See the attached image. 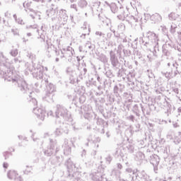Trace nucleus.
Returning <instances> with one entry per match:
<instances>
[{
    "mask_svg": "<svg viewBox=\"0 0 181 181\" xmlns=\"http://www.w3.org/2000/svg\"><path fill=\"white\" fill-rule=\"evenodd\" d=\"M0 76H3L5 81H11L14 86H17L18 88L24 94H29L28 100L32 103L33 105L37 104V100L35 98H32V95L35 94V92L30 89L29 86L26 83V81L23 78H21L16 71L15 68L9 62V59L6 58L4 54L0 52Z\"/></svg>",
    "mask_w": 181,
    "mask_h": 181,
    "instance_id": "obj_1",
    "label": "nucleus"
},
{
    "mask_svg": "<svg viewBox=\"0 0 181 181\" xmlns=\"http://www.w3.org/2000/svg\"><path fill=\"white\" fill-rule=\"evenodd\" d=\"M141 44L144 49H147L148 52H151V47H153V55L154 57H158V52H159V36L152 32L148 31L146 33V37H140Z\"/></svg>",
    "mask_w": 181,
    "mask_h": 181,
    "instance_id": "obj_2",
    "label": "nucleus"
},
{
    "mask_svg": "<svg viewBox=\"0 0 181 181\" xmlns=\"http://www.w3.org/2000/svg\"><path fill=\"white\" fill-rule=\"evenodd\" d=\"M55 115L57 118H63L66 121H69V122H71L73 121V118H71V115L69 114V110L63 106L62 105H57V110L55 111Z\"/></svg>",
    "mask_w": 181,
    "mask_h": 181,
    "instance_id": "obj_3",
    "label": "nucleus"
},
{
    "mask_svg": "<svg viewBox=\"0 0 181 181\" xmlns=\"http://www.w3.org/2000/svg\"><path fill=\"white\" fill-rule=\"evenodd\" d=\"M59 152V147H57V141L54 139H49V146L44 151V153L46 156H52Z\"/></svg>",
    "mask_w": 181,
    "mask_h": 181,
    "instance_id": "obj_4",
    "label": "nucleus"
},
{
    "mask_svg": "<svg viewBox=\"0 0 181 181\" xmlns=\"http://www.w3.org/2000/svg\"><path fill=\"white\" fill-rule=\"evenodd\" d=\"M68 20L69 16H67V11L64 9H61L59 11V14L57 16L56 19H54L57 25H60V26H62V25H66V23H67Z\"/></svg>",
    "mask_w": 181,
    "mask_h": 181,
    "instance_id": "obj_5",
    "label": "nucleus"
},
{
    "mask_svg": "<svg viewBox=\"0 0 181 181\" xmlns=\"http://www.w3.org/2000/svg\"><path fill=\"white\" fill-rule=\"evenodd\" d=\"M110 54V62L112 66L113 69H119L121 67V61L118 59L117 54L115 51L111 50L109 53Z\"/></svg>",
    "mask_w": 181,
    "mask_h": 181,
    "instance_id": "obj_6",
    "label": "nucleus"
},
{
    "mask_svg": "<svg viewBox=\"0 0 181 181\" xmlns=\"http://www.w3.org/2000/svg\"><path fill=\"white\" fill-rule=\"evenodd\" d=\"M76 137L71 139V144L69 143V139H65L63 144L64 148V154L66 156H69L71 153V145H74V142H76Z\"/></svg>",
    "mask_w": 181,
    "mask_h": 181,
    "instance_id": "obj_7",
    "label": "nucleus"
},
{
    "mask_svg": "<svg viewBox=\"0 0 181 181\" xmlns=\"http://www.w3.org/2000/svg\"><path fill=\"white\" fill-rule=\"evenodd\" d=\"M62 56V58L65 57V59H68V62H71V57L74 56V49L71 47H67L66 48H64L61 50Z\"/></svg>",
    "mask_w": 181,
    "mask_h": 181,
    "instance_id": "obj_8",
    "label": "nucleus"
},
{
    "mask_svg": "<svg viewBox=\"0 0 181 181\" xmlns=\"http://www.w3.org/2000/svg\"><path fill=\"white\" fill-rule=\"evenodd\" d=\"M27 29H33V30H36L37 33H38L39 37L37 39H41V42H46V30H42L41 31L40 30L37 29V25L35 24L33 25H27Z\"/></svg>",
    "mask_w": 181,
    "mask_h": 181,
    "instance_id": "obj_9",
    "label": "nucleus"
},
{
    "mask_svg": "<svg viewBox=\"0 0 181 181\" xmlns=\"http://www.w3.org/2000/svg\"><path fill=\"white\" fill-rule=\"evenodd\" d=\"M140 107L141 110V114L143 117H146V115H151V111L156 110V107L153 104L148 105V106H144L142 103H140Z\"/></svg>",
    "mask_w": 181,
    "mask_h": 181,
    "instance_id": "obj_10",
    "label": "nucleus"
},
{
    "mask_svg": "<svg viewBox=\"0 0 181 181\" xmlns=\"http://www.w3.org/2000/svg\"><path fill=\"white\" fill-rule=\"evenodd\" d=\"M33 112L37 115V118L41 121H45V117H46V110L43 107H34Z\"/></svg>",
    "mask_w": 181,
    "mask_h": 181,
    "instance_id": "obj_11",
    "label": "nucleus"
},
{
    "mask_svg": "<svg viewBox=\"0 0 181 181\" xmlns=\"http://www.w3.org/2000/svg\"><path fill=\"white\" fill-rule=\"evenodd\" d=\"M66 73L70 76L69 81L71 84H74L76 80H77V72L71 67H68L66 69Z\"/></svg>",
    "mask_w": 181,
    "mask_h": 181,
    "instance_id": "obj_12",
    "label": "nucleus"
},
{
    "mask_svg": "<svg viewBox=\"0 0 181 181\" xmlns=\"http://www.w3.org/2000/svg\"><path fill=\"white\" fill-rule=\"evenodd\" d=\"M32 74L35 78H37V80L43 78V68L41 67L40 65H38L36 69H34Z\"/></svg>",
    "mask_w": 181,
    "mask_h": 181,
    "instance_id": "obj_13",
    "label": "nucleus"
},
{
    "mask_svg": "<svg viewBox=\"0 0 181 181\" xmlns=\"http://www.w3.org/2000/svg\"><path fill=\"white\" fill-rule=\"evenodd\" d=\"M149 160L150 163L153 165L154 170H156V169H158V166L159 165V162H160V158H159V156L156 154H152L150 156Z\"/></svg>",
    "mask_w": 181,
    "mask_h": 181,
    "instance_id": "obj_14",
    "label": "nucleus"
},
{
    "mask_svg": "<svg viewBox=\"0 0 181 181\" xmlns=\"http://www.w3.org/2000/svg\"><path fill=\"white\" fill-rule=\"evenodd\" d=\"M79 114H83L84 118L86 119H90V118L93 117V115H91V110H90L87 106H82L79 111Z\"/></svg>",
    "mask_w": 181,
    "mask_h": 181,
    "instance_id": "obj_15",
    "label": "nucleus"
},
{
    "mask_svg": "<svg viewBox=\"0 0 181 181\" xmlns=\"http://www.w3.org/2000/svg\"><path fill=\"white\" fill-rule=\"evenodd\" d=\"M7 177L10 180H14L15 181H22V177L19 176L16 170H10L7 173Z\"/></svg>",
    "mask_w": 181,
    "mask_h": 181,
    "instance_id": "obj_16",
    "label": "nucleus"
},
{
    "mask_svg": "<svg viewBox=\"0 0 181 181\" xmlns=\"http://www.w3.org/2000/svg\"><path fill=\"white\" fill-rule=\"evenodd\" d=\"M93 180L94 181H108L107 177H105V174H101V173H95L93 174L92 177Z\"/></svg>",
    "mask_w": 181,
    "mask_h": 181,
    "instance_id": "obj_17",
    "label": "nucleus"
},
{
    "mask_svg": "<svg viewBox=\"0 0 181 181\" xmlns=\"http://www.w3.org/2000/svg\"><path fill=\"white\" fill-rule=\"evenodd\" d=\"M55 135L57 136L62 135V134H69V130L66 128V126L64 124H63L60 127L57 128L54 132Z\"/></svg>",
    "mask_w": 181,
    "mask_h": 181,
    "instance_id": "obj_18",
    "label": "nucleus"
},
{
    "mask_svg": "<svg viewBox=\"0 0 181 181\" xmlns=\"http://www.w3.org/2000/svg\"><path fill=\"white\" fill-rule=\"evenodd\" d=\"M136 179H141L143 181H149V176H148V175L146 174V173H145V171H137V173H136Z\"/></svg>",
    "mask_w": 181,
    "mask_h": 181,
    "instance_id": "obj_19",
    "label": "nucleus"
},
{
    "mask_svg": "<svg viewBox=\"0 0 181 181\" xmlns=\"http://www.w3.org/2000/svg\"><path fill=\"white\" fill-rule=\"evenodd\" d=\"M127 81H129V86H135V74L134 72H127L126 73Z\"/></svg>",
    "mask_w": 181,
    "mask_h": 181,
    "instance_id": "obj_20",
    "label": "nucleus"
},
{
    "mask_svg": "<svg viewBox=\"0 0 181 181\" xmlns=\"http://www.w3.org/2000/svg\"><path fill=\"white\" fill-rule=\"evenodd\" d=\"M65 165L69 173H71V172H74L76 170V165H74L73 161H71V159L69 158L65 163Z\"/></svg>",
    "mask_w": 181,
    "mask_h": 181,
    "instance_id": "obj_21",
    "label": "nucleus"
},
{
    "mask_svg": "<svg viewBox=\"0 0 181 181\" xmlns=\"http://www.w3.org/2000/svg\"><path fill=\"white\" fill-rule=\"evenodd\" d=\"M132 112L133 114H135L136 117H141V115L142 114V109H141V104L134 105L132 107Z\"/></svg>",
    "mask_w": 181,
    "mask_h": 181,
    "instance_id": "obj_22",
    "label": "nucleus"
},
{
    "mask_svg": "<svg viewBox=\"0 0 181 181\" xmlns=\"http://www.w3.org/2000/svg\"><path fill=\"white\" fill-rule=\"evenodd\" d=\"M146 16H148V18H150L151 21L155 22V23H158V22H160V21H162V16H160V14L158 13L153 14L151 16L149 14H146Z\"/></svg>",
    "mask_w": 181,
    "mask_h": 181,
    "instance_id": "obj_23",
    "label": "nucleus"
},
{
    "mask_svg": "<svg viewBox=\"0 0 181 181\" xmlns=\"http://www.w3.org/2000/svg\"><path fill=\"white\" fill-rule=\"evenodd\" d=\"M57 11H58L57 6L52 5L50 8L47 10V15L49 18H52V16H54V15H56V13H57Z\"/></svg>",
    "mask_w": 181,
    "mask_h": 181,
    "instance_id": "obj_24",
    "label": "nucleus"
},
{
    "mask_svg": "<svg viewBox=\"0 0 181 181\" xmlns=\"http://www.w3.org/2000/svg\"><path fill=\"white\" fill-rule=\"evenodd\" d=\"M117 13L119 21H125V10L124 9V7L118 8Z\"/></svg>",
    "mask_w": 181,
    "mask_h": 181,
    "instance_id": "obj_25",
    "label": "nucleus"
},
{
    "mask_svg": "<svg viewBox=\"0 0 181 181\" xmlns=\"http://www.w3.org/2000/svg\"><path fill=\"white\" fill-rule=\"evenodd\" d=\"M163 54L164 56L169 57L170 56V45L169 44H164L163 45Z\"/></svg>",
    "mask_w": 181,
    "mask_h": 181,
    "instance_id": "obj_26",
    "label": "nucleus"
},
{
    "mask_svg": "<svg viewBox=\"0 0 181 181\" xmlns=\"http://www.w3.org/2000/svg\"><path fill=\"white\" fill-rule=\"evenodd\" d=\"M28 11L31 12L30 16L32 19H40V12L33 10V8H28Z\"/></svg>",
    "mask_w": 181,
    "mask_h": 181,
    "instance_id": "obj_27",
    "label": "nucleus"
},
{
    "mask_svg": "<svg viewBox=\"0 0 181 181\" xmlns=\"http://www.w3.org/2000/svg\"><path fill=\"white\" fill-rule=\"evenodd\" d=\"M123 52H124V45H122V44H120L118 45L117 49V54L120 62H122V60H124V57L122 56Z\"/></svg>",
    "mask_w": 181,
    "mask_h": 181,
    "instance_id": "obj_28",
    "label": "nucleus"
},
{
    "mask_svg": "<svg viewBox=\"0 0 181 181\" xmlns=\"http://www.w3.org/2000/svg\"><path fill=\"white\" fill-rule=\"evenodd\" d=\"M163 101L164 103V105L167 106V110L165 111V114H167L168 116L172 114V110L170 109L172 107V105L169 103V102L166 101V97H165L163 99Z\"/></svg>",
    "mask_w": 181,
    "mask_h": 181,
    "instance_id": "obj_29",
    "label": "nucleus"
},
{
    "mask_svg": "<svg viewBox=\"0 0 181 181\" xmlns=\"http://www.w3.org/2000/svg\"><path fill=\"white\" fill-rule=\"evenodd\" d=\"M125 86L122 83H119L114 86L113 93H122Z\"/></svg>",
    "mask_w": 181,
    "mask_h": 181,
    "instance_id": "obj_30",
    "label": "nucleus"
},
{
    "mask_svg": "<svg viewBox=\"0 0 181 181\" xmlns=\"http://www.w3.org/2000/svg\"><path fill=\"white\" fill-rule=\"evenodd\" d=\"M46 93H48L49 94H54V93H56V86L53 85V83H49L47 86Z\"/></svg>",
    "mask_w": 181,
    "mask_h": 181,
    "instance_id": "obj_31",
    "label": "nucleus"
},
{
    "mask_svg": "<svg viewBox=\"0 0 181 181\" xmlns=\"http://www.w3.org/2000/svg\"><path fill=\"white\" fill-rule=\"evenodd\" d=\"M117 40H119L121 39L122 43H130L131 39H128L127 35L125 34L122 33L119 34V37H117Z\"/></svg>",
    "mask_w": 181,
    "mask_h": 181,
    "instance_id": "obj_32",
    "label": "nucleus"
},
{
    "mask_svg": "<svg viewBox=\"0 0 181 181\" xmlns=\"http://www.w3.org/2000/svg\"><path fill=\"white\" fill-rule=\"evenodd\" d=\"M98 60H100L102 63H104L105 64L108 63V58L107 57V55L101 53L98 55Z\"/></svg>",
    "mask_w": 181,
    "mask_h": 181,
    "instance_id": "obj_33",
    "label": "nucleus"
},
{
    "mask_svg": "<svg viewBox=\"0 0 181 181\" xmlns=\"http://www.w3.org/2000/svg\"><path fill=\"white\" fill-rule=\"evenodd\" d=\"M54 94L49 93L46 92L45 97L43 98L44 101H47V103H53V97Z\"/></svg>",
    "mask_w": 181,
    "mask_h": 181,
    "instance_id": "obj_34",
    "label": "nucleus"
},
{
    "mask_svg": "<svg viewBox=\"0 0 181 181\" xmlns=\"http://www.w3.org/2000/svg\"><path fill=\"white\" fill-rule=\"evenodd\" d=\"M145 159V154L144 153L139 151L136 154L135 160H137V162H141V160H144Z\"/></svg>",
    "mask_w": 181,
    "mask_h": 181,
    "instance_id": "obj_35",
    "label": "nucleus"
},
{
    "mask_svg": "<svg viewBox=\"0 0 181 181\" xmlns=\"http://www.w3.org/2000/svg\"><path fill=\"white\" fill-rule=\"evenodd\" d=\"M68 177H70L73 181H78V179H80V173L75 172L72 175L69 174Z\"/></svg>",
    "mask_w": 181,
    "mask_h": 181,
    "instance_id": "obj_36",
    "label": "nucleus"
},
{
    "mask_svg": "<svg viewBox=\"0 0 181 181\" xmlns=\"http://www.w3.org/2000/svg\"><path fill=\"white\" fill-rule=\"evenodd\" d=\"M115 158H123L124 157V150L121 148H116L115 152Z\"/></svg>",
    "mask_w": 181,
    "mask_h": 181,
    "instance_id": "obj_37",
    "label": "nucleus"
},
{
    "mask_svg": "<svg viewBox=\"0 0 181 181\" xmlns=\"http://www.w3.org/2000/svg\"><path fill=\"white\" fill-rule=\"evenodd\" d=\"M77 5L81 9H84V8H87L88 3L87 2V0H79L78 1Z\"/></svg>",
    "mask_w": 181,
    "mask_h": 181,
    "instance_id": "obj_38",
    "label": "nucleus"
},
{
    "mask_svg": "<svg viewBox=\"0 0 181 181\" xmlns=\"http://www.w3.org/2000/svg\"><path fill=\"white\" fill-rule=\"evenodd\" d=\"M126 21L132 25V23H136L138 22V18L134 16H129L126 18Z\"/></svg>",
    "mask_w": 181,
    "mask_h": 181,
    "instance_id": "obj_39",
    "label": "nucleus"
},
{
    "mask_svg": "<svg viewBox=\"0 0 181 181\" xmlns=\"http://www.w3.org/2000/svg\"><path fill=\"white\" fill-rule=\"evenodd\" d=\"M98 18L99 21H100V22L103 23V25H108V18L105 16L103 14H99Z\"/></svg>",
    "mask_w": 181,
    "mask_h": 181,
    "instance_id": "obj_40",
    "label": "nucleus"
},
{
    "mask_svg": "<svg viewBox=\"0 0 181 181\" xmlns=\"http://www.w3.org/2000/svg\"><path fill=\"white\" fill-rule=\"evenodd\" d=\"M124 32H125V24L120 23L117 25V33H121V35H122V33H124Z\"/></svg>",
    "mask_w": 181,
    "mask_h": 181,
    "instance_id": "obj_41",
    "label": "nucleus"
},
{
    "mask_svg": "<svg viewBox=\"0 0 181 181\" xmlns=\"http://www.w3.org/2000/svg\"><path fill=\"white\" fill-rule=\"evenodd\" d=\"M31 138L33 142H37V145H40V146H42V145H43V140H42V139L35 138V134H32Z\"/></svg>",
    "mask_w": 181,
    "mask_h": 181,
    "instance_id": "obj_42",
    "label": "nucleus"
},
{
    "mask_svg": "<svg viewBox=\"0 0 181 181\" xmlns=\"http://www.w3.org/2000/svg\"><path fill=\"white\" fill-rule=\"evenodd\" d=\"M31 138L33 142H37V145H40V146H42V145H43V140H42V139L35 138V134H32Z\"/></svg>",
    "mask_w": 181,
    "mask_h": 181,
    "instance_id": "obj_43",
    "label": "nucleus"
},
{
    "mask_svg": "<svg viewBox=\"0 0 181 181\" xmlns=\"http://www.w3.org/2000/svg\"><path fill=\"white\" fill-rule=\"evenodd\" d=\"M26 66H27V70L28 71H30V73H33V71H35V69H36L35 67V66H36V64H35L33 63V62H32L31 64H29V63L26 64Z\"/></svg>",
    "mask_w": 181,
    "mask_h": 181,
    "instance_id": "obj_44",
    "label": "nucleus"
},
{
    "mask_svg": "<svg viewBox=\"0 0 181 181\" xmlns=\"http://www.w3.org/2000/svg\"><path fill=\"white\" fill-rule=\"evenodd\" d=\"M78 70L80 72V74H79V78L83 79L84 78V76H86V74H87V69L86 68H83V69H80V68H78Z\"/></svg>",
    "mask_w": 181,
    "mask_h": 181,
    "instance_id": "obj_45",
    "label": "nucleus"
},
{
    "mask_svg": "<svg viewBox=\"0 0 181 181\" xmlns=\"http://www.w3.org/2000/svg\"><path fill=\"white\" fill-rule=\"evenodd\" d=\"M168 18L170 21H176L179 18V16L176 13H170L168 15Z\"/></svg>",
    "mask_w": 181,
    "mask_h": 181,
    "instance_id": "obj_46",
    "label": "nucleus"
},
{
    "mask_svg": "<svg viewBox=\"0 0 181 181\" xmlns=\"http://www.w3.org/2000/svg\"><path fill=\"white\" fill-rule=\"evenodd\" d=\"M85 47L87 49L88 51L93 50L94 45L91 44V42L87 41L85 44Z\"/></svg>",
    "mask_w": 181,
    "mask_h": 181,
    "instance_id": "obj_47",
    "label": "nucleus"
},
{
    "mask_svg": "<svg viewBox=\"0 0 181 181\" xmlns=\"http://www.w3.org/2000/svg\"><path fill=\"white\" fill-rule=\"evenodd\" d=\"M110 10L112 11V13H117L118 12V7L117 6V4L112 3L110 4Z\"/></svg>",
    "mask_w": 181,
    "mask_h": 181,
    "instance_id": "obj_48",
    "label": "nucleus"
},
{
    "mask_svg": "<svg viewBox=\"0 0 181 181\" xmlns=\"http://www.w3.org/2000/svg\"><path fill=\"white\" fill-rule=\"evenodd\" d=\"M124 74H125L127 75V70H125L124 69H120L118 70V71L117 73V76L122 77V76H124Z\"/></svg>",
    "mask_w": 181,
    "mask_h": 181,
    "instance_id": "obj_49",
    "label": "nucleus"
},
{
    "mask_svg": "<svg viewBox=\"0 0 181 181\" xmlns=\"http://www.w3.org/2000/svg\"><path fill=\"white\" fill-rule=\"evenodd\" d=\"M127 149L129 153H134V145H132V144L127 145Z\"/></svg>",
    "mask_w": 181,
    "mask_h": 181,
    "instance_id": "obj_50",
    "label": "nucleus"
},
{
    "mask_svg": "<svg viewBox=\"0 0 181 181\" xmlns=\"http://www.w3.org/2000/svg\"><path fill=\"white\" fill-rule=\"evenodd\" d=\"M126 119H127V121H131V122H135V121H136V119H135V116L133 115H130L129 116H127L126 117Z\"/></svg>",
    "mask_w": 181,
    "mask_h": 181,
    "instance_id": "obj_51",
    "label": "nucleus"
},
{
    "mask_svg": "<svg viewBox=\"0 0 181 181\" xmlns=\"http://www.w3.org/2000/svg\"><path fill=\"white\" fill-rule=\"evenodd\" d=\"M126 172H127V173H132V175H136V173H138V170H132V168H127L126 169Z\"/></svg>",
    "mask_w": 181,
    "mask_h": 181,
    "instance_id": "obj_52",
    "label": "nucleus"
},
{
    "mask_svg": "<svg viewBox=\"0 0 181 181\" xmlns=\"http://www.w3.org/2000/svg\"><path fill=\"white\" fill-rule=\"evenodd\" d=\"M27 57H28L31 60H35L36 56L32 52H27Z\"/></svg>",
    "mask_w": 181,
    "mask_h": 181,
    "instance_id": "obj_53",
    "label": "nucleus"
},
{
    "mask_svg": "<svg viewBox=\"0 0 181 181\" xmlns=\"http://www.w3.org/2000/svg\"><path fill=\"white\" fill-rule=\"evenodd\" d=\"M105 76H107L108 78H112V77H114V74H112V71L111 70H107L105 72Z\"/></svg>",
    "mask_w": 181,
    "mask_h": 181,
    "instance_id": "obj_54",
    "label": "nucleus"
},
{
    "mask_svg": "<svg viewBox=\"0 0 181 181\" xmlns=\"http://www.w3.org/2000/svg\"><path fill=\"white\" fill-rule=\"evenodd\" d=\"M10 54L11 56H13V57H16V56H18V49H12L10 52Z\"/></svg>",
    "mask_w": 181,
    "mask_h": 181,
    "instance_id": "obj_55",
    "label": "nucleus"
},
{
    "mask_svg": "<svg viewBox=\"0 0 181 181\" xmlns=\"http://www.w3.org/2000/svg\"><path fill=\"white\" fill-rule=\"evenodd\" d=\"M176 29H177V27L176 25H171L170 30V33H172L173 35L174 33H176Z\"/></svg>",
    "mask_w": 181,
    "mask_h": 181,
    "instance_id": "obj_56",
    "label": "nucleus"
},
{
    "mask_svg": "<svg viewBox=\"0 0 181 181\" xmlns=\"http://www.w3.org/2000/svg\"><path fill=\"white\" fill-rule=\"evenodd\" d=\"M59 159H60V157H54V159H52L51 160V162L54 165H57V163H59V162H60Z\"/></svg>",
    "mask_w": 181,
    "mask_h": 181,
    "instance_id": "obj_57",
    "label": "nucleus"
},
{
    "mask_svg": "<svg viewBox=\"0 0 181 181\" xmlns=\"http://www.w3.org/2000/svg\"><path fill=\"white\" fill-rule=\"evenodd\" d=\"M170 152V146L167 145L164 148L163 153L168 155Z\"/></svg>",
    "mask_w": 181,
    "mask_h": 181,
    "instance_id": "obj_58",
    "label": "nucleus"
},
{
    "mask_svg": "<svg viewBox=\"0 0 181 181\" xmlns=\"http://www.w3.org/2000/svg\"><path fill=\"white\" fill-rule=\"evenodd\" d=\"M110 30L111 32H112V33L114 34V36L116 37V39H117V37H119L120 33H118V31H115V30L112 29V28H110Z\"/></svg>",
    "mask_w": 181,
    "mask_h": 181,
    "instance_id": "obj_59",
    "label": "nucleus"
},
{
    "mask_svg": "<svg viewBox=\"0 0 181 181\" xmlns=\"http://www.w3.org/2000/svg\"><path fill=\"white\" fill-rule=\"evenodd\" d=\"M11 32L14 36H19V30L18 28H12Z\"/></svg>",
    "mask_w": 181,
    "mask_h": 181,
    "instance_id": "obj_60",
    "label": "nucleus"
},
{
    "mask_svg": "<svg viewBox=\"0 0 181 181\" xmlns=\"http://www.w3.org/2000/svg\"><path fill=\"white\" fill-rule=\"evenodd\" d=\"M88 141L87 143L85 144L86 146H88V142H91L93 141V135L89 134L86 139Z\"/></svg>",
    "mask_w": 181,
    "mask_h": 181,
    "instance_id": "obj_61",
    "label": "nucleus"
},
{
    "mask_svg": "<svg viewBox=\"0 0 181 181\" xmlns=\"http://www.w3.org/2000/svg\"><path fill=\"white\" fill-rule=\"evenodd\" d=\"M105 160L106 163H107V165H110V163H111V161L112 160V156H111L110 155L107 156L105 158Z\"/></svg>",
    "mask_w": 181,
    "mask_h": 181,
    "instance_id": "obj_62",
    "label": "nucleus"
},
{
    "mask_svg": "<svg viewBox=\"0 0 181 181\" xmlns=\"http://www.w3.org/2000/svg\"><path fill=\"white\" fill-rule=\"evenodd\" d=\"M3 155L5 159H8V158H9V156H11L12 153L9 151H5L4 153H3Z\"/></svg>",
    "mask_w": 181,
    "mask_h": 181,
    "instance_id": "obj_63",
    "label": "nucleus"
},
{
    "mask_svg": "<svg viewBox=\"0 0 181 181\" xmlns=\"http://www.w3.org/2000/svg\"><path fill=\"white\" fill-rule=\"evenodd\" d=\"M123 53L124 56H127V57H129L132 54L131 51H129V49H123Z\"/></svg>",
    "mask_w": 181,
    "mask_h": 181,
    "instance_id": "obj_64",
    "label": "nucleus"
}]
</instances>
